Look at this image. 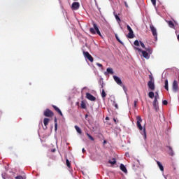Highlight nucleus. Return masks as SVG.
Returning <instances> with one entry per match:
<instances>
[{
    "label": "nucleus",
    "instance_id": "obj_1",
    "mask_svg": "<svg viewBox=\"0 0 179 179\" xmlns=\"http://www.w3.org/2000/svg\"><path fill=\"white\" fill-rule=\"evenodd\" d=\"M92 24L94 28L90 29L91 34H96V33L98 36H100V37H103V35H101V32H100V29H99V27H97V24L93 22Z\"/></svg>",
    "mask_w": 179,
    "mask_h": 179
},
{
    "label": "nucleus",
    "instance_id": "obj_2",
    "mask_svg": "<svg viewBox=\"0 0 179 179\" xmlns=\"http://www.w3.org/2000/svg\"><path fill=\"white\" fill-rule=\"evenodd\" d=\"M149 79L150 80L148 83V88L150 89V90H155V89H156V87L155 86V78H153V76L149 75Z\"/></svg>",
    "mask_w": 179,
    "mask_h": 179
},
{
    "label": "nucleus",
    "instance_id": "obj_3",
    "mask_svg": "<svg viewBox=\"0 0 179 179\" xmlns=\"http://www.w3.org/2000/svg\"><path fill=\"white\" fill-rule=\"evenodd\" d=\"M113 79L115 82H116V83L119 85V86H121L122 87L124 92H127V87H125V85L122 84V81L121 80V78H120V77L117 76H113Z\"/></svg>",
    "mask_w": 179,
    "mask_h": 179
},
{
    "label": "nucleus",
    "instance_id": "obj_4",
    "mask_svg": "<svg viewBox=\"0 0 179 179\" xmlns=\"http://www.w3.org/2000/svg\"><path fill=\"white\" fill-rule=\"evenodd\" d=\"M134 50L136 51H138V52H142V55L143 58H145V59H149V58H150V55H149V53L148 52L142 50V49L136 47H134Z\"/></svg>",
    "mask_w": 179,
    "mask_h": 179
},
{
    "label": "nucleus",
    "instance_id": "obj_5",
    "mask_svg": "<svg viewBox=\"0 0 179 179\" xmlns=\"http://www.w3.org/2000/svg\"><path fill=\"white\" fill-rule=\"evenodd\" d=\"M136 120H137V123H136L137 128L139 129V131H142L143 129V127L141 124V122H142V117H141V116H137Z\"/></svg>",
    "mask_w": 179,
    "mask_h": 179
},
{
    "label": "nucleus",
    "instance_id": "obj_6",
    "mask_svg": "<svg viewBox=\"0 0 179 179\" xmlns=\"http://www.w3.org/2000/svg\"><path fill=\"white\" fill-rule=\"evenodd\" d=\"M43 115L44 117H54V112L50 109H46L43 112Z\"/></svg>",
    "mask_w": 179,
    "mask_h": 179
},
{
    "label": "nucleus",
    "instance_id": "obj_7",
    "mask_svg": "<svg viewBox=\"0 0 179 179\" xmlns=\"http://www.w3.org/2000/svg\"><path fill=\"white\" fill-rule=\"evenodd\" d=\"M172 90L173 93H177V92H178V82L177 80H173Z\"/></svg>",
    "mask_w": 179,
    "mask_h": 179
},
{
    "label": "nucleus",
    "instance_id": "obj_8",
    "mask_svg": "<svg viewBox=\"0 0 179 179\" xmlns=\"http://www.w3.org/2000/svg\"><path fill=\"white\" fill-rule=\"evenodd\" d=\"M83 55L85 58H87V59L90 60V62H93L94 61V59H93V57L91 56L90 53L89 52H83Z\"/></svg>",
    "mask_w": 179,
    "mask_h": 179
},
{
    "label": "nucleus",
    "instance_id": "obj_9",
    "mask_svg": "<svg viewBox=\"0 0 179 179\" xmlns=\"http://www.w3.org/2000/svg\"><path fill=\"white\" fill-rule=\"evenodd\" d=\"M150 29L152 33V36L155 37V40H157V30L155 28V26L150 25Z\"/></svg>",
    "mask_w": 179,
    "mask_h": 179
},
{
    "label": "nucleus",
    "instance_id": "obj_10",
    "mask_svg": "<svg viewBox=\"0 0 179 179\" xmlns=\"http://www.w3.org/2000/svg\"><path fill=\"white\" fill-rule=\"evenodd\" d=\"M79 8H80V4L79 3V2H73L71 5V9L73 10H78Z\"/></svg>",
    "mask_w": 179,
    "mask_h": 179
},
{
    "label": "nucleus",
    "instance_id": "obj_11",
    "mask_svg": "<svg viewBox=\"0 0 179 179\" xmlns=\"http://www.w3.org/2000/svg\"><path fill=\"white\" fill-rule=\"evenodd\" d=\"M86 97L88 100H90V101H96V98L94 97V96L89 92L86 93Z\"/></svg>",
    "mask_w": 179,
    "mask_h": 179
},
{
    "label": "nucleus",
    "instance_id": "obj_12",
    "mask_svg": "<svg viewBox=\"0 0 179 179\" xmlns=\"http://www.w3.org/2000/svg\"><path fill=\"white\" fill-rule=\"evenodd\" d=\"M153 107L155 108V110H157L159 108V103L157 102V96H155V99L153 101Z\"/></svg>",
    "mask_w": 179,
    "mask_h": 179
},
{
    "label": "nucleus",
    "instance_id": "obj_13",
    "mask_svg": "<svg viewBox=\"0 0 179 179\" xmlns=\"http://www.w3.org/2000/svg\"><path fill=\"white\" fill-rule=\"evenodd\" d=\"M52 107L54 108V110H55V111H57V113H58V114H59V115H61L62 117V115H64L62 114V112L61 111V110L59 109V108L57 107L55 105H52Z\"/></svg>",
    "mask_w": 179,
    "mask_h": 179
},
{
    "label": "nucleus",
    "instance_id": "obj_14",
    "mask_svg": "<svg viewBox=\"0 0 179 179\" xmlns=\"http://www.w3.org/2000/svg\"><path fill=\"white\" fill-rule=\"evenodd\" d=\"M50 122V119L45 117L43 120V124L45 125L44 129H47V125H48V123Z\"/></svg>",
    "mask_w": 179,
    "mask_h": 179
},
{
    "label": "nucleus",
    "instance_id": "obj_15",
    "mask_svg": "<svg viewBox=\"0 0 179 179\" xmlns=\"http://www.w3.org/2000/svg\"><path fill=\"white\" fill-rule=\"evenodd\" d=\"M169 149V155L170 156H174V151L173 150V148L171 146H167Z\"/></svg>",
    "mask_w": 179,
    "mask_h": 179
},
{
    "label": "nucleus",
    "instance_id": "obj_16",
    "mask_svg": "<svg viewBox=\"0 0 179 179\" xmlns=\"http://www.w3.org/2000/svg\"><path fill=\"white\" fill-rule=\"evenodd\" d=\"M120 170H122V171H123V173H127V167H125V165L123 164H120Z\"/></svg>",
    "mask_w": 179,
    "mask_h": 179
},
{
    "label": "nucleus",
    "instance_id": "obj_17",
    "mask_svg": "<svg viewBox=\"0 0 179 179\" xmlns=\"http://www.w3.org/2000/svg\"><path fill=\"white\" fill-rule=\"evenodd\" d=\"M157 164L158 167H159V170H161V171H164V167H163V165L162 164V163H160V162L157 161Z\"/></svg>",
    "mask_w": 179,
    "mask_h": 179
},
{
    "label": "nucleus",
    "instance_id": "obj_18",
    "mask_svg": "<svg viewBox=\"0 0 179 179\" xmlns=\"http://www.w3.org/2000/svg\"><path fill=\"white\" fill-rule=\"evenodd\" d=\"M164 85V89L169 92V80H165Z\"/></svg>",
    "mask_w": 179,
    "mask_h": 179
},
{
    "label": "nucleus",
    "instance_id": "obj_19",
    "mask_svg": "<svg viewBox=\"0 0 179 179\" xmlns=\"http://www.w3.org/2000/svg\"><path fill=\"white\" fill-rule=\"evenodd\" d=\"M58 129V122L57 117H55V131H57Z\"/></svg>",
    "mask_w": 179,
    "mask_h": 179
},
{
    "label": "nucleus",
    "instance_id": "obj_20",
    "mask_svg": "<svg viewBox=\"0 0 179 179\" xmlns=\"http://www.w3.org/2000/svg\"><path fill=\"white\" fill-rule=\"evenodd\" d=\"M168 24L171 29H174V22L173 21H168Z\"/></svg>",
    "mask_w": 179,
    "mask_h": 179
},
{
    "label": "nucleus",
    "instance_id": "obj_21",
    "mask_svg": "<svg viewBox=\"0 0 179 179\" xmlns=\"http://www.w3.org/2000/svg\"><path fill=\"white\" fill-rule=\"evenodd\" d=\"M127 37L128 38H134V37H135V35H134V31L129 32Z\"/></svg>",
    "mask_w": 179,
    "mask_h": 179
},
{
    "label": "nucleus",
    "instance_id": "obj_22",
    "mask_svg": "<svg viewBox=\"0 0 179 179\" xmlns=\"http://www.w3.org/2000/svg\"><path fill=\"white\" fill-rule=\"evenodd\" d=\"M75 129L80 135L82 134V129H80L79 127L75 126Z\"/></svg>",
    "mask_w": 179,
    "mask_h": 179
},
{
    "label": "nucleus",
    "instance_id": "obj_23",
    "mask_svg": "<svg viewBox=\"0 0 179 179\" xmlns=\"http://www.w3.org/2000/svg\"><path fill=\"white\" fill-rule=\"evenodd\" d=\"M102 99H106V96H107V94H106V91L104 90H102V92L101 94Z\"/></svg>",
    "mask_w": 179,
    "mask_h": 179
},
{
    "label": "nucleus",
    "instance_id": "obj_24",
    "mask_svg": "<svg viewBox=\"0 0 179 179\" xmlns=\"http://www.w3.org/2000/svg\"><path fill=\"white\" fill-rule=\"evenodd\" d=\"M143 138L145 139V141H146V127H143Z\"/></svg>",
    "mask_w": 179,
    "mask_h": 179
},
{
    "label": "nucleus",
    "instance_id": "obj_25",
    "mask_svg": "<svg viewBox=\"0 0 179 179\" xmlns=\"http://www.w3.org/2000/svg\"><path fill=\"white\" fill-rule=\"evenodd\" d=\"M145 50L149 55L152 54V52H153V50L150 48H145Z\"/></svg>",
    "mask_w": 179,
    "mask_h": 179
},
{
    "label": "nucleus",
    "instance_id": "obj_26",
    "mask_svg": "<svg viewBox=\"0 0 179 179\" xmlns=\"http://www.w3.org/2000/svg\"><path fill=\"white\" fill-rule=\"evenodd\" d=\"M148 96L150 97V99H153V97H155V92H150L148 93Z\"/></svg>",
    "mask_w": 179,
    "mask_h": 179
},
{
    "label": "nucleus",
    "instance_id": "obj_27",
    "mask_svg": "<svg viewBox=\"0 0 179 179\" xmlns=\"http://www.w3.org/2000/svg\"><path fill=\"white\" fill-rule=\"evenodd\" d=\"M106 71H107L108 73H110V75H113V73H114V71H113V69H111V68H108L106 69Z\"/></svg>",
    "mask_w": 179,
    "mask_h": 179
},
{
    "label": "nucleus",
    "instance_id": "obj_28",
    "mask_svg": "<svg viewBox=\"0 0 179 179\" xmlns=\"http://www.w3.org/2000/svg\"><path fill=\"white\" fill-rule=\"evenodd\" d=\"M115 17L117 22V23H120L121 22V18H120V17L118 16V15L115 14Z\"/></svg>",
    "mask_w": 179,
    "mask_h": 179
},
{
    "label": "nucleus",
    "instance_id": "obj_29",
    "mask_svg": "<svg viewBox=\"0 0 179 179\" xmlns=\"http://www.w3.org/2000/svg\"><path fill=\"white\" fill-rule=\"evenodd\" d=\"M66 164L67 167H69V169H71V162H69V159H66Z\"/></svg>",
    "mask_w": 179,
    "mask_h": 179
},
{
    "label": "nucleus",
    "instance_id": "obj_30",
    "mask_svg": "<svg viewBox=\"0 0 179 179\" xmlns=\"http://www.w3.org/2000/svg\"><path fill=\"white\" fill-rule=\"evenodd\" d=\"M81 108H83V110H86V103L84 101L81 102Z\"/></svg>",
    "mask_w": 179,
    "mask_h": 179
},
{
    "label": "nucleus",
    "instance_id": "obj_31",
    "mask_svg": "<svg viewBox=\"0 0 179 179\" xmlns=\"http://www.w3.org/2000/svg\"><path fill=\"white\" fill-rule=\"evenodd\" d=\"M108 163L110 164H115V163H117V161L115 160V158H113L112 161H108Z\"/></svg>",
    "mask_w": 179,
    "mask_h": 179
},
{
    "label": "nucleus",
    "instance_id": "obj_32",
    "mask_svg": "<svg viewBox=\"0 0 179 179\" xmlns=\"http://www.w3.org/2000/svg\"><path fill=\"white\" fill-rule=\"evenodd\" d=\"M86 135L88 136L89 139H90V141H94V138H93L92 135L89 134V133H87Z\"/></svg>",
    "mask_w": 179,
    "mask_h": 179
},
{
    "label": "nucleus",
    "instance_id": "obj_33",
    "mask_svg": "<svg viewBox=\"0 0 179 179\" xmlns=\"http://www.w3.org/2000/svg\"><path fill=\"white\" fill-rule=\"evenodd\" d=\"M134 45H136V47H139V41L136 40L134 43Z\"/></svg>",
    "mask_w": 179,
    "mask_h": 179
},
{
    "label": "nucleus",
    "instance_id": "obj_34",
    "mask_svg": "<svg viewBox=\"0 0 179 179\" xmlns=\"http://www.w3.org/2000/svg\"><path fill=\"white\" fill-rule=\"evenodd\" d=\"M127 30H128L129 33V32H131V31H134L132 30V28H131V27H130L129 25H127Z\"/></svg>",
    "mask_w": 179,
    "mask_h": 179
},
{
    "label": "nucleus",
    "instance_id": "obj_35",
    "mask_svg": "<svg viewBox=\"0 0 179 179\" xmlns=\"http://www.w3.org/2000/svg\"><path fill=\"white\" fill-rule=\"evenodd\" d=\"M140 45L142 47V48H146L145 46V43H143L142 41H140Z\"/></svg>",
    "mask_w": 179,
    "mask_h": 179
},
{
    "label": "nucleus",
    "instance_id": "obj_36",
    "mask_svg": "<svg viewBox=\"0 0 179 179\" xmlns=\"http://www.w3.org/2000/svg\"><path fill=\"white\" fill-rule=\"evenodd\" d=\"M162 103L164 104V106H167V104H169V102L167 101V100H164L162 101Z\"/></svg>",
    "mask_w": 179,
    "mask_h": 179
},
{
    "label": "nucleus",
    "instance_id": "obj_37",
    "mask_svg": "<svg viewBox=\"0 0 179 179\" xmlns=\"http://www.w3.org/2000/svg\"><path fill=\"white\" fill-rule=\"evenodd\" d=\"M15 178V179H25V178H23V176H16Z\"/></svg>",
    "mask_w": 179,
    "mask_h": 179
},
{
    "label": "nucleus",
    "instance_id": "obj_38",
    "mask_svg": "<svg viewBox=\"0 0 179 179\" xmlns=\"http://www.w3.org/2000/svg\"><path fill=\"white\" fill-rule=\"evenodd\" d=\"M115 38H116V39L117 40V41H118L119 43H120V44H122V42L121 41V40H120V38H118V36H117V35H115Z\"/></svg>",
    "mask_w": 179,
    "mask_h": 179
},
{
    "label": "nucleus",
    "instance_id": "obj_39",
    "mask_svg": "<svg viewBox=\"0 0 179 179\" xmlns=\"http://www.w3.org/2000/svg\"><path fill=\"white\" fill-rule=\"evenodd\" d=\"M115 38H116V39L117 40V41H118L119 43H120V44H122V42L121 41V40H120V38H118V36H117V35H115Z\"/></svg>",
    "mask_w": 179,
    "mask_h": 179
},
{
    "label": "nucleus",
    "instance_id": "obj_40",
    "mask_svg": "<svg viewBox=\"0 0 179 179\" xmlns=\"http://www.w3.org/2000/svg\"><path fill=\"white\" fill-rule=\"evenodd\" d=\"M137 104H138V99H136L134 103V106L135 108H136Z\"/></svg>",
    "mask_w": 179,
    "mask_h": 179
},
{
    "label": "nucleus",
    "instance_id": "obj_41",
    "mask_svg": "<svg viewBox=\"0 0 179 179\" xmlns=\"http://www.w3.org/2000/svg\"><path fill=\"white\" fill-rule=\"evenodd\" d=\"M151 2L154 6H156V0H151Z\"/></svg>",
    "mask_w": 179,
    "mask_h": 179
},
{
    "label": "nucleus",
    "instance_id": "obj_42",
    "mask_svg": "<svg viewBox=\"0 0 179 179\" xmlns=\"http://www.w3.org/2000/svg\"><path fill=\"white\" fill-rule=\"evenodd\" d=\"M8 177L6 176V173H3L2 174V178L6 179Z\"/></svg>",
    "mask_w": 179,
    "mask_h": 179
},
{
    "label": "nucleus",
    "instance_id": "obj_43",
    "mask_svg": "<svg viewBox=\"0 0 179 179\" xmlns=\"http://www.w3.org/2000/svg\"><path fill=\"white\" fill-rule=\"evenodd\" d=\"M96 65L99 66V68H103V65L100 63H97Z\"/></svg>",
    "mask_w": 179,
    "mask_h": 179
},
{
    "label": "nucleus",
    "instance_id": "obj_44",
    "mask_svg": "<svg viewBox=\"0 0 179 179\" xmlns=\"http://www.w3.org/2000/svg\"><path fill=\"white\" fill-rule=\"evenodd\" d=\"M155 94H156L155 97H157V99H159V93L157 92H155Z\"/></svg>",
    "mask_w": 179,
    "mask_h": 179
},
{
    "label": "nucleus",
    "instance_id": "obj_45",
    "mask_svg": "<svg viewBox=\"0 0 179 179\" xmlns=\"http://www.w3.org/2000/svg\"><path fill=\"white\" fill-rule=\"evenodd\" d=\"M115 108H118V104H117L115 102H114Z\"/></svg>",
    "mask_w": 179,
    "mask_h": 179
},
{
    "label": "nucleus",
    "instance_id": "obj_46",
    "mask_svg": "<svg viewBox=\"0 0 179 179\" xmlns=\"http://www.w3.org/2000/svg\"><path fill=\"white\" fill-rule=\"evenodd\" d=\"M124 5H125L126 8H129L128 3L126 1H124Z\"/></svg>",
    "mask_w": 179,
    "mask_h": 179
},
{
    "label": "nucleus",
    "instance_id": "obj_47",
    "mask_svg": "<svg viewBox=\"0 0 179 179\" xmlns=\"http://www.w3.org/2000/svg\"><path fill=\"white\" fill-rule=\"evenodd\" d=\"M86 152V150L85 148H83V153H85Z\"/></svg>",
    "mask_w": 179,
    "mask_h": 179
},
{
    "label": "nucleus",
    "instance_id": "obj_48",
    "mask_svg": "<svg viewBox=\"0 0 179 179\" xmlns=\"http://www.w3.org/2000/svg\"><path fill=\"white\" fill-rule=\"evenodd\" d=\"M114 122L117 123V120L115 118H113Z\"/></svg>",
    "mask_w": 179,
    "mask_h": 179
},
{
    "label": "nucleus",
    "instance_id": "obj_49",
    "mask_svg": "<svg viewBox=\"0 0 179 179\" xmlns=\"http://www.w3.org/2000/svg\"><path fill=\"white\" fill-rule=\"evenodd\" d=\"M106 120L107 121H108V120H110V117H106Z\"/></svg>",
    "mask_w": 179,
    "mask_h": 179
},
{
    "label": "nucleus",
    "instance_id": "obj_50",
    "mask_svg": "<svg viewBox=\"0 0 179 179\" xmlns=\"http://www.w3.org/2000/svg\"><path fill=\"white\" fill-rule=\"evenodd\" d=\"M106 143H107V141H103V145H106Z\"/></svg>",
    "mask_w": 179,
    "mask_h": 179
},
{
    "label": "nucleus",
    "instance_id": "obj_51",
    "mask_svg": "<svg viewBox=\"0 0 179 179\" xmlns=\"http://www.w3.org/2000/svg\"><path fill=\"white\" fill-rule=\"evenodd\" d=\"M177 38H178V40L179 41V34L178 35Z\"/></svg>",
    "mask_w": 179,
    "mask_h": 179
},
{
    "label": "nucleus",
    "instance_id": "obj_52",
    "mask_svg": "<svg viewBox=\"0 0 179 179\" xmlns=\"http://www.w3.org/2000/svg\"><path fill=\"white\" fill-rule=\"evenodd\" d=\"M85 118H87V115H85Z\"/></svg>",
    "mask_w": 179,
    "mask_h": 179
},
{
    "label": "nucleus",
    "instance_id": "obj_53",
    "mask_svg": "<svg viewBox=\"0 0 179 179\" xmlns=\"http://www.w3.org/2000/svg\"><path fill=\"white\" fill-rule=\"evenodd\" d=\"M101 87H102V88L103 87V84H101Z\"/></svg>",
    "mask_w": 179,
    "mask_h": 179
},
{
    "label": "nucleus",
    "instance_id": "obj_54",
    "mask_svg": "<svg viewBox=\"0 0 179 179\" xmlns=\"http://www.w3.org/2000/svg\"><path fill=\"white\" fill-rule=\"evenodd\" d=\"M2 113L0 112V115H1Z\"/></svg>",
    "mask_w": 179,
    "mask_h": 179
},
{
    "label": "nucleus",
    "instance_id": "obj_55",
    "mask_svg": "<svg viewBox=\"0 0 179 179\" xmlns=\"http://www.w3.org/2000/svg\"><path fill=\"white\" fill-rule=\"evenodd\" d=\"M55 150H53L52 152H54Z\"/></svg>",
    "mask_w": 179,
    "mask_h": 179
},
{
    "label": "nucleus",
    "instance_id": "obj_56",
    "mask_svg": "<svg viewBox=\"0 0 179 179\" xmlns=\"http://www.w3.org/2000/svg\"><path fill=\"white\" fill-rule=\"evenodd\" d=\"M74 1H78V0H74Z\"/></svg>",
    "mask_w": 179,
    "mask_h": 179
}]
</instances>
